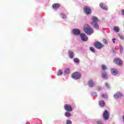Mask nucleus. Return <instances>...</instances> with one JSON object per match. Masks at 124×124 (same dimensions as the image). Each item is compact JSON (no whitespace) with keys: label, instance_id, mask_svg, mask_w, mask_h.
Returning a JSON list of instances; mask_svg holds the SVG:
<instances>
[{"label":"nucleus","instance_id":"26","mask_svg":"<svg viewBox=\"0 0 124 124\" xmlns=\"http://www.w3.org/2000/svg\"><path fill=\"white\" fill-rule=\"evenodd\" d=\"M119 50H120V53H123V51H124V48L123 47L122 45L119 46Z\"/></svg>","mask_w":124,"mask_h":124},{"label":"nucleus","instance_id":"23","mask_svg":"<svg viewBox=\"0 0 124 124\" xmlns=\"http://www.w3.org/2000/svg\"><path fill=\"white\" fill-rule=\"evenodd\" d=\"M113 30L114 31H115V32H119V31H120V29L117 26L113 28Z\"/></svg>","mask_w":124,"mask_h":124},{"label":"nucleus","instance_id":"11","mask_svg":"<svg viewBox=\"0 0 124 124\" xmlns=\"http://www.w3.org/2000/svg\"><path fill=\"white\" fill-rule=\"evenodd\" d=\"M88 85L90 88H93L95 86V81H93V79H90L88 82Z\"/></svg>","mask_w":124,"mask_h":124},{"label":"nucleus","instance_id":"10","mask_svg":"<svg viewBox=\"0 0 124 124\" xmlns=\"http://www.w3.org/2000/svg\"><path fill=\"white\" fill-rule=\"evenodd\" d=\"M110 72H111V74L113 76H117V75H118V70L116 68H111Z\"/></svg>","mask_w":124,"mask_h":124},{"label":"nucleus","instance_id":"25","mask_svg":"<svg viewBox=\"0 0 124 124\" xmlns=\"http://www.w3.org/2000/svg\"><path fill=\"white\" fill-rule=\"evenodd\" d=\"M73 61L76 63H78L80 62V60H79V59L78 58H75L74 59Z\"/></svg>","mask_w":124,"mask_h":124},{"label":"nucleus","instance_id":"22","mask_svg":"<svg viewBox=\"0 0 124 124\" xmlns=\"http://www.w3.org/2000/svg\"><path fill=\"white\" fill-rule=\"evenodd\" d=\"M65 116L67 118H69V117H71V113L69 111H66L65 113Z\"/></svg>","mask_w":124,"mask_h":124},{"label":"nucleus","instance_id":"24","mask_svg":"<svg viewBox=\"0 0 124 124\" xmlns=\"http://www.w3.org/2000/svg\"><path fill=\"white\" fill-rule=\"evenodd\" d=\"M63 74V72H62V70H59L58 71L57 75H58V76H62V75Z\"/></svg>","mask_w":124,"mask_h":124},{"label":"nucleus","instance_id":"12","mask_svg":"<svg viewBox=\"0 0 124 124\" xmlns=\"http://www.w3.org/2000/svg\"><path fill=\"white\" fill-rule=\"evenodd\" d=\"M72 31L74 35H80L81 34V31L78 29H74Z\"/></svg>","mask_w":124,"mask_h":124},{"label":"nucleus","instance_id":"15","mask_svg":"<svg viewBox=\"0 0 124 124\" xmlns=\"http://www.w3.org/2000/svg\"><path fill=\"white\" fill-rule=\"evenodd\" d=\"M75 55V53L72 50H69L68 51V56L70 59H73L74 58V56Z\"/></svg>","mask_w":124,"mask_h":124},{"label":"nucleus","instance_id":"35","mask_svg":"<svg viewBox=\"0 0 124 124\" xmlns=\"http://www.w3.org/2000/svg\"><path fill=\"white\" fill-rule=\"evenodd\" d=\"M95 95H96V93L94 92L92 93V96H94Z\"/></svg>","mask_w":124,"mask_h":124},{"label":"nucleus","instance_id":"1","mask_svg":"<svg viewBox=\"0 0 124 124\" xmlns=\"http://www.w3.org/2000/svg\"><path fill=\"white\" fill-rule=\"evenodd\" d=\"M92 20L91 22V26L95 29V30H99V25H98V18L96 16H92Z\"/></svg>","mask_w":124,"mask_h":124},{"label":"nucleus","instance_id":"19","mask_svg":"<svg viewBox=\"0 0 124 124\" xmlns=\"http://www.w3.org/2000/svg\"><path fill=\"white\" fill-rule=\"evenodd\" d=\"M60 16L62 19H63V20H65V19H66V18H67L66 15H65V14H63V13H60Z\"/></svg>","mask_w":124,"mask_h":124},{"label":"nucleus","instance_id":"31","mask_svg":"<svg viewBox=\"0 0 124 124\" xmlns=\"http://www.w3.org/2000/svg\"><path fill=\"white\" fill-rule=\"evenodd\" d=\"M66 124H72V122L70 120H68L66 121Z\"/></svg>","mask_w":124,"mask_h":124},{"label":"nucleus","instance_id":"16","mask_svg":"<svg viewBox=\"0 0 124 124\" xmlns=\"http://www.w3.org/2000/svg\"><path fill=\"white\" fill-rule=\"evenodd\" d=\"M100 7L101 8H102V9H104V10H108V7L107 6H105V5H103L102 3H100Z\"/></svg>","mask_w":124,"mask_h":124},{"label":"nucleus","instance_id":"33","mask_svg":"<svg viewBox=\"0 0 124 124\" xmlns=\"http://www.w3.org/2000/svg\"><path fill=\"white\" fill-rule=\"evenodd\" d=\"M97 124H103L102 121H97Z\"/></svg>","mask_w":124,"mask_h":124},{"label":"nucleus","instance_id":"32","mask_svg":"<svg viewBox=\"0 0 124 124\" xmlns=\"http://www.w3.org/2000/svg\"><path fill=\"white\" fill-rule=\"evenodd\" d=\"M103 42L104 43V44H108V41H107L106 39H104L103 40Z\"/></svg>","mask_w":124,"mask_h":124},{"label":"nucleus","instance_id":"17","mask_svg":"<svg viewBox=\"0 0 124 124\" xmlns=\"http://www.w3.org/2000/svg\"><path fill=\"white\" fill-rule=\"evenodd\" d=\"M63 73L64 75L69 74V73H70V69L68 68H65Z\"/></svg>","mask_w":124,"mask_h":124},{"label":"nucleus","instance_id":"38","mask_svg":"<svg viewBox=\"0 0 124 124\" xmlns=\"http://www.w3.org/2000/svg\"><path fill=\"white\" fill-rule=\"evenodd\" d=\"M99 90H100V89H99Z\"/></svg>","mask_w":124,"mask_h":124},{"label":"nucleus","instance_id":"29","mask_svg":"<svg viewBox=\"0 0 124 124\" xmlns=\"http://www.w3.org/2000/svg\"><path fill=\"white\" fill-rule=\"evenodd\" d=\"M102 97H103V98H106V99L108 98V95H107V94H102Z\"/></svg>","mask_w":124,"mask_h":124},{"label":"nucleus","instance_id":"18","mask_svg":"<svg viewBox=\"0 0 124 124\" xmlns=\"http://www.w3.org/2000/svg\"><path fill=\"white\" fill-rule=\"evenodd\" d=\"M61 6V5L59 3H54L52 5V7L54 9H58Z\"/></svg>","mask_w":124,"mask_h":124},{"label":"nucleus","instance_id":"37","mask_svg":"<svg viewBox=\"0 0 124 124\" xmlns=\"http://www.w3.org/2000/svg\"><path fill=\"white\" fill-rule=\"evenodd\" d=\"M26 124H31V123H29V122H27L26 123Z\"/></svg>","mask_w":124,"mask_h":124},{"label":"nucleus","instance_id":"9","mask_svg":"<svg viewBox=\"0 0 124 124\" xmlns=\"http://www.w3.org/2000/svg\"><path fill=\"white\" fill-rule=\"evenodd\" d=\"M124 96L123 93L122 92H117L115 94H114L113 97L116 99H118V98H121Z\"/></svg>","mask_w":124,"mask_h":124},{"label":"nucleus","instance_id":"7","mask_svg":"<svg viewBox=\"0 0 124 124\" xmlns=\"http://www.w3.org/2000/svg\"><path fill=\"white\" fill-rule=\"evenodd\" d=\"M84 13L86 14V15H90L92 14V9L89 6H85L84 8Z\"/></svg>","mask_w":124,"mask_h":124},{"label":"nucleus","instance_id":"13","mask_svg":"<svg viewBox=\"0 0 124 124\" xmlns=\"http://www.w3.org/2000/svg\"><path fill=\"white\" fill-rule=\"evenodd\" d=\"M101 72L102 73V78L103 79H104L105 80L108 79V74H107V72L103 71Z\"/></svg>","mask_w":124,"mask_h":124},{"label":"nucleus","instance_id":"14","mask_svg":"<svg viewBox=\"0 0 124 124\" xmlns=\"http://www.w3.org/2000/svg\"><path fill=\"white\" fill-rule=\"evenodd\" d=\"M104 120L107 121L109 119V113L107 110H105L103 114Z\"/></svg>","mask_w":124,"mask_h":124},{"label":"nucleus","instance_id":"30","mask_svg":"<svg viewBox=\"0 0 124 124\" xmlns=\"http://www.w3.org/2000/svg\"><path fill=\"white\" fill-rule=\"evenodd\" d=\"M118 36L120 37V39H124V36L123 35H121L120 34H118Z\"/></svg>","mask_w":124,"mask_h":124},{"label":"nucleus","instance_id":"6","mask_svg":"<svg viewBox=\"0 0 124 124\" xmlns=\"http://www.w3.org/2000/svg\"><path fill=\"white\" fill-rule=\"evenodd\" d=\"M94 46L96 48V49H98L99 50L102 49V48L104 47V46L99 42H96L94 43Z\"/></svg>","mask_w":124,"mask_h":124},{"label":"nucleus","instance_id":"2","mask_svg":"<svg viewBox=\"0 0 124 124\" xmlns=\"http://www.w3.org/2000/svg\"><path fill=\"white\" fill-rule=\"evenodd\" d=\"M84 31L88 35H91L94 32L93 29V28L91 27L89 25L85 24L83 28Z\"/></svg>","mask_w":124,"mask_h":124},{"label":"nucleus","instance_id":"28","mask_svg":"<svg viewBox=\"0 0 124 124\" xmlns=\"http://www.w3.org/2000/svg\"><path fill=\"white\" fill-rule=\"evenodd\" d=\"M105 85V87H106L107 89H110V85H109V84H108V83L106 82Z\"/></svg>","mask_w":124,"mask_h":124},{"label":"nucleus","instance_id":"36","mask_svg":"<svg viewBox=\"0 0 124 124\" xmlns=\"http://www.w3.org/2000/svg\"><path fill=\"white\" fill-rule=\"evenodd\" d=\"M112 40L113 43H116V42H115L116 38H113L112 39Z\"/></svg>","mask_w":124,"mask_h":124},{"label":"nucleus","instance_id":"8","mask_svg":"<svg viewBox=\"0 0 124 124\" xmlns=\"http://www.w3.org/2000/svg\"><path fill=\"white\" fill-rule=\"evenodd\" d=\"M64 109L67 112H72V107L70 104H65L64 106Z\"/></svg>","mask_w":124,"mask_h":124},{"label":"nucleus","instance_id":"34","mask_svg":"<svg viewBox=\"0 0 124 124\" xmlns=\"http://www.w3.org/2000/svg\"><path fill=\"white\" fill-rule=\"evenodd\" d=\"M121 13H122V15L123 16H124V9L122 10V11H121Z\"/></svg>","mask_w":124,"mask_h":124},{"label":"nucleus","instance_id":"21","mask_svg":"<svg viewBox=\"0 0 124 124\" xmlns=\"http://www.w3.org/2000/svg\"><path fill=\"white\" fill-rule=\"evenodd\" d=\"M101 67H102V70L101 71V72L105 71V70H107V67L105 65H102Z\"/></svg>","mask_w":124,"mask_h":124},{"label":"nucleus","instance_id":"3","mask_svg":"<svg viewBox=\"0 0 124 124\" xmlns=\"http://www.w3.org/2000/svg\"><path fill=\"white\" fill-rule=\"evenodd\" d=\"M113 62L115 64L119 65V66H123V65L124 64V62H123L122 60L119 58H114Z\"/></svg>","mask_w":124,"mask_h":124},{"label":"nucleus","instance_id":"27","mask_svg":"<svg viewBox=\"0 0 124 124\" xmlns=\"http://www.w3.org/2000/svg\"><path fill=\"white\" fill-rule=\"evenodd\" d=\"M90 51H91V52H92V53H94L95 52V50L93 47H90Z\"/></svg>","mask_w":124,"mask_h":124},{"label":"nucleus","instance_id":"20","mask_svg":"<svg viewBox=\"0 0 124 124\" xmlns=\"http://www.w3.org/2000/svg\"><path fill=\"white\" fill-rule=\"evenodd\" d=\"M99 104L101 107H104V106H105V102L103 100H101L99 101Z\"/></svg>","mask_w":124,"mask_h":124},{"label":"nucleus","instance_id":"4","mask_svg":"<svg viewBox=\"0 0 124 124\" xmlns=\"http://www.w3.org/2000/svg\"><path fill=\"white\" fill-rule=\"evenodd\" d=\"M79 36L82 41H83L84 42H87V41L89 40V37H88V36L84 33H80Z\"/></svg>","mask_w":124,"mask_h":124},{"label":"nucleus","instance_id":"5","mask_svg":"<svg viewBox=\"0 0 124 124\" xmlns=\"http://www.w3.org/2000/svg\"><path fill=\"white\" fill-rule=\"evenodd\" d=\"M81 73L76 72L72 74V77L73 78V79H75V80H78V79H80L81 78Z\"/></svg>","mask_w":124,"mask_h":124}]
</instances>
